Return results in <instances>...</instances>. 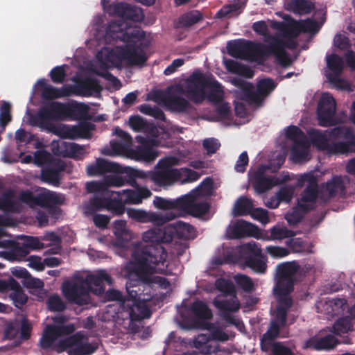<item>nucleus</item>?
Instances as JSON below:
<instances>
[{
	"label": "nucleus",
	"instance_id": "42",
	"mask_svg": "<svg viewBox=\"0 0 355 355\" xmlns=\"http://www.w3.org/2000/svg\"><path fill=\"white\" fill-rule=\"evenodd\" d=\"M254 207L253 200L246 196H241L236 201L234 207V215L235 216H245L252 212Z\"/></svg>",
	"mask_w": 355,
	"mask_h": 355
},
{
	"label": "nucleus",
	"instance_id": "10",
	"mask_svg": "<svg viewBox=\"0 0 355 355\" xmlns=\"http://www.w3.org/2000/svg\"><path fill=\"white\" fill-rule=\"evenodd\" d=\"M106 51L105 60L110 62H113V58H115L119 61H127L130 65H143L148 59L141 44L118 46L114 49Z\"/></svg>",
	"mask_w": 355,
	"mask_h": 355
},
{
	"label": "nucleus",
	"instance_id": "17",
	"mask_svg": "<svg viewBox=\"0 0 355 355\" xmlns=\"http://www.w3.org/2000/svg\"><path fill=\"white\" fill-rule=\"evenodd\" d=\"M336 110L335 98L328 93L324 94L320 98L317 107L318 124L322 127L333 125Z\"/></svg>",
	"mask_w": 355,
	"mask_h": 355
},
{
	"label": "nucleus",
	"instance_id": "52",
	"mask_svg": "<svg viewBox=\"0 0 355 355\" xmlns=\"http://www.w3.org/2000/svg\"><path fill=\"white\" fill-rule=\"evenodd\" d=\"M286 137L297 144L302 141L306 140V136L303 131L296 125H290L286 130Z\"/></svg>",
	"mask_w": 355,
	"mask_h": 355
},
{
	"label": "nucleus",
	"instance_id": "15",
	"mask_svg": "<svg viewBox=\"0 0 355 355\" xmlns=\"http://www.w3.org/2000/svg\"><path fill=\"white\" fill-rule=\"evenodd\" d=\"M177 162V159L173 157L160 159L157 164V170L153 175V181L159 186H170L179 181V171L173 168Z\"/></svg>",
	"mask_w": 355,
	"mask_h": 355
},
{
	"label": "nucleus",
	"instance_id": "27",
	"mask_svg": "<svg viewBox=\"0 0 355 355\" xmlns=\"http://www.w3.org/2000/svg\"><path fill=\"white\" fill-rule=\"evenodd\" d=\"M125 183V179L119 175H108L105 179V182H87L86 188L88 192L106 191L112 194L113 191L108 189L109 187H121Z\"/></svg>",
	"mask_w": 355,
	"mask_h": 355
},
{
	"label": "nucleus",
	"instance_id": "7",
	"mask_svg": "<svg viewBox=\"0 0 355 355\" xmlns=\"http://www.w3.org/2000/svg\"><path fill=\"white\" fill-rule=\"evenodd\" d=\"M37 84L42 89L41 96L44 100L67 97L73 93L83 96H90L93 93H100L102 89L98 81L93 78H87L82 80L77 85L76 91H74L71 85H64L61 88L55 87L47 84L45 79H40Z\"/></svg>",
	"mask_w": 355,
	"mask_h": 355
},
{
	"label": "nucleus",
	"instance_id": "11",
	"mask_svg": "<svg viewBox=\"0 0 355 355\" xmlns=\"http://www.w3.org/2000/svg\"><path fill=\"white\" fill-rule=\"evenodd\" d=\"M75 331L73 324H49L44 329L40 340V346L43 349H52L58 352H62L60 343L63 339L58 340L61 336H68Z\"/></svg>",
	"mask_w": 355,
	"mask_h": 355
},
{
	"label": "nucleus",
	"instance_id": "30",
	"mask_svg": "<svg viewBox=\"0 0 355 355\" xmlns=\"http://www.w3.org/2000/svg\"><path fill=\"white\" fill-rule=\"evenodd\" d=\"M345 187L340 176L335 175L331 180L327 181L321 187L322 198L325 200H329L338 193H344Z\"/></svg>",
	"mask_w": 355,
	"mask_h": 355
},
{
	"label": "nucleus",
	"instance_id": "37",
	"mask_svg": "<svg viewBox=\"0 0 355 355\" xmlns=\"http://www.w3.org/2000/svg\"><path fill=\"white\" fill-rule=\"evenodd\" d=\"M107 209L117 216L123 214L125 211V202L121 192H112L107 202Z\"/></svg>",
	"mask_w": 355,
	"mask_h": 355
},
{
	"label": "nucleus",
	"instance_id": "57",
	"mask_svg": "<svg viewBox=\"0 0 355 355\" xmlns=\"http://www.w3.org/2000/svg\"><path fill=\"white\" fill-rule=\"evenodd\" d=\"M178 180L181 181L182 183L195 182L200 177L198 172L188 168H182L178 169Z\"/></svg>",
	"mask_w": 355,
	"mask_h": 355
},
{
	"label": "nucleus",
	"instance_id": "45",
	"mask_svg": "<svg viewBox=\"0 0 355 355\" xmlns=\"http://www.w3.org/2000/svg\"><path fill=\"white\" fill-rule=\"evenodd\" d=\"M327 64L331 73L327 76H340L343 70V60L338 55L333 53L327 57Z\"/></svg>",
	"mask_w": 355,
	"mask_h": 355
},
{
	"label": "nucleus",
	"instance_id": "19",
	"mask_svg": "<svg viewBox=\"0 0 355 355\" xmlns=\"http://www.w3.org/2000/svg\"><path fill=\"white\" fill-rule=\"evenodd\" d=\"M127 214L129 218H131L137 222L152 223L154 225L159 226L163 225L176 217V215L172 211L162 214L135 209H128L127 210Z\"/></svg>",
	"mask_w": 355,
	"mask_h": 355
},
{
	"label": "nucleus",
	"instance_id": "16",
	"mask_svg": "<svg viewBox=\"0 0 355 355\" xmlns=\"http://www.w3.org/2000/svg\"><path fill=\"white\" fill-rule=\"evenodd\" d=\"M62 292L67 300L79 306L87 305L91 298L88 289L83 279L73 282H66L62 284Z\"/></svg>",
	"mask_w": 355,
	"mask_h": 355
},
{
	"label": "nucleus",
	"instance_id": "48",
	"mask_svg": "<svg viewBox=\"0 0 355 355\" xmlns=\"http://www.w3.org/2000/svg\"><path fill=\"white\" fill-rule=\"evenodd\" d=\"M291 6L295 13L300 15L309 14L315 8L314 3L307 0H294Z\"/></svg>",
	"mask_w": 355,
	"mask_h": 355
},
{
	"label": "nucleus",
	"instance_id": "51",
	"mask_svg": "<svg viewBox=\"0 0 355 355\" xmlns=\"http://www.w3.org/2000/svg\"><path fill=\"white\" fill-rule=\"evenodd\" d=\"M295 236L293 230H288L286 227L275 225L270 229V239L281 240L286 238H291Z\"/></svg>",
	"mask_w": 355,
	"mask_h": 355
},
{
	"label": "nucleus",
	"instance_id": "13",
	"mask_svg": "<svg viewBox=\"0 0 355 355\" xmlns=\"http://www.w3.org/2000/svg\"><path fill=\"white\" fill-rule=\"evenodd\" d=\"M17 198L19 202L27 205L31 208L35 206L49 207L53 205H62L64 200L60 195L49 190L36 196L28 189L23 190L19 193Z\"/></svg>",
	"mask_w": 355,
	"mask_h": 355
},
{
	"label": "nucleus",
	"instance_id": "12",
	"mask_svg": "<svg viewBox=\"0 0 355 355\" xmlns=\"http://www.w3.org/2000/svg\"><path fill=\"white\" fill-rule=\"evenodd\" d=\"M239 254L244 261L245 265L252 269L254 272L264 274L267 270L266 261L260 244L252 241L240 247Z\"/></svg>",
	"mask_w": 355,
	"mask_h": 355
},
{
	"label": "nucleus",
	"instance_id": "62",
	"mask_svg": "<svg viewBox=\"0 0 355 355\" xmlns=\"http://www.w3.org/2000/svg\"><path fill=\"white\" fill-rule=\"evenodd\" d=\"M119 170L116 173L125 174V182L128 183L132 187H137L136 181L135 168L129 166H122L120 165Z\"/></svg>",
	"mask_w": 355,
	"mask_h": 355
},
{
	"label": "nucleus",
	"instance_id": "46",
	"mask_svg": "<svg viewBox=\"0 0 355 355\" xmlns=\"http://www.w3.org/2000/svg\"><path fill=\"white\" fill-rule=\"evenodd\" d=\"M353 329V324L352 318L349 317H344L338 318L332 327V332L338 336L346 334Z\"/></svg>",
	"mask_w": 355,
	"mask_h": 355
},
{
	"label": "nucleus",
	"instance_id": "41",
	"mask_svg": "<svg viewBox=\"0 0 355 355\" xmlns=\"http://www.w3.org/2000/svg\"><path fill=\"white\" fill-rule=\"evenodd\" d=\"M129 125L130 128L136 132H149L153 135H155L157 129L153 124H149L140 116H131L129 118Z\"/></svg>",
	"mask_w": 355,
	"mask_h": 355
},
{
	"label": "nucleus",
	"instance_id": "20",
	"mask_svg": "<svg viewBox=\"0 0 355 355\" xmlns=\"http://www.w3.org/2000/svg\"><path fill=\"white\" fill-rule=\"evenodd\" d=\"M230 297H216L214 305L222 313L223 319L228 324L236 325L237 320L231 314L232 312L238 311L241 307L240 302L235 293Z\"/></svg>",
	"mask_w": 355,
	"mask_h": 355
},
{
	"label": "nucleus",
	"instance_id": "2",
	"mask_svg": "<svg viewBox=\"0 0 355 355\" xmlns=\"http://www.w3.org/2000/svg\"><path fill=\"white\" fill-rule=\"evenodd\" d=\"M266 42L267 44L245 40L230 41L227 44V53L233 58L252 61L265 60L272 55L282 67L286 68L292 64L282 39L268 35Z\"/></svg>",
	"mask_w": 355,
	"mask_h": 355
},
{
	"label": "nucleus",
	"instance_id": "35",
	"mask_svg": "<svg viewBox=\"0 0 355 355\" xmlns=\"http://www.w3.org/2000/svg\"><path fill=\"white\" fill-rule=\"evenodd\" d=\"M94 193H96L95 197L90 200L89 205L86 207L87 214H92L104 208L107 209L110 193L107 194L106 191H94Z\"/></svg>",
	"mask_w": 355,
	"mask_h": 355
},
{
	"label": "nucleus",
	"instance_id": "60",
	"mask_svg": "<svg viewBox=\"0 0 355 355\" xmlns=\"http://www.w3.org/2000/svg\"><path fill=\"white\" fill-rule=\"evenodd\" d=\"M58 159L46 150H37L34 153V163L37 166H46L53 160Z\"/></svg>",
	"mask_w": 355,
	"mask_h": 355
},
{
	"label": "nucleus",
	"instance_id": "40",
	"mask_svg": "<svg viewBox=\"0 0 355 355\" xmlns=\"http://www.w3.org/2000/svg\"><path fill=\"white\" fill-rule=\"evenodd\" d=\"M183 196L176 199H166L162 197L156 196L153 200L154 206L163 210H180L182 209Z\"/></svg>",
	"mask_w": 355,
	"mask_h": 355
},
{
	"label": "nucleus",
	"instance_id": "31",
	"mask_svg": "<svg viewBox=\"0 0 355 355\" xmlns=\"http://www.w3.org/2000/svg\"><path fill=\"white\" fill-rule=\"evenodd\" d=\"M15 191L12 189L5 191L0 197V210L4 212L20 213L21 205L16 200Z\"/></svg>",
	"mask_w": 355,
	"mask_h": 355
},
{
	"label": "nucleus",
	"instance_id": "18",
	"mask_svg": "<svg viewBox=\"0 0 355 355\" xmlns=\"http://www.w3.org/2000/svg\"><path fill=\"white\" fill-rule=\"evenodd\" d=\"M199 196L200 191L198 189L184 195L181 211L196 218L207 214L210 209V204L206 201L196 202Z\"/></svg>",
	"mask_w": 355,
	"mask_h": 355
},
{
	"label": "nucleus",
	"instance_id": "33",
	"mask_svg": "<svg viewBox=\"0 0 355 355\" xmlns=\"http://www.w3.org/2000/svg\"><path fill=\"white\" fill-rule=\"evenodd\" d=\"M259 231L257 226L244 220H239L232 227V236L234 239H241L245 236L257 237Z\"/></svg>",
	"mask_w": 355,
	"mask_h": 355
},
{
	"label": "nucleus",
	"instance_id": "8",
	"mask_svg": "<svg viewBox=\"0 0 355 355\" xmlns=\"http://www.w3.org/2000/svg\"><path fill=\"white\" fill-rule=\"evenodd\" d=\"M46 114L47 121L61 120L66 118L83 116L87 112V106L84 103L73 101L69 103L52 101L40 107Z\"/></svg>",
	"mask_w": 355,
	"mask_h": 355
},
{
	"label": "nucleus",
	"instance_id": "53",
	"mask_svg": "<svg viewBox=\"0 0 355 355\" xmlns=\"http://www.w3.org/2000/svg\"><path fill=\"white\" fill-rule=\"evenodd\" d=\"M202 19V14L198 10H193L182 15L180 19L182 26L189 27Z\"/></svg>",
	"mask_w": 355,
	"mask_h": 355
},
{
	"label": "nucleus",
	"instance_id": "34",
	"mask_svg": "<svg viewBox=\"0 0 355 355\" xmlns=\"http://www.w3.org/2000/svg\"><path fill=\"white\" fill-rule=\"evenodd\" d=\"M136 187V190L125 189L121 192L125 204H139L143 199L152 195L151 191L146 187Z\"/></svg>",
	"mask_w": 355,
	"mask_h": 355
},
{
	"label": "nucleus",
	"instance_id": "63",
	"mask_svg": "<svg viewBox=\"0 0 355 355\" xmlns=\"http://www.w3.org/2000/svg\"><path fill=\"white\" fill-rule=\"evenodd\" d=\"M49 76L54 83L60 84L64 81L66 71L64 66H57L51 69Z\"/></svg>",
	"mask_w": 355,
	"mask_h": 355
},
{
	"label": "nucleus",
	"instance_id": "44",
	"mask_svg": "<svg viewBox=\"0 0 355 355\" xmlns=\"http://www.w3.org/2000/svg\"><path fill=\"white\" fill-rule=\"evenodd\" d=\"M190 310L194 316L199 320H208L212 317V313L207 304L201 300L193 302Z\"/></svg>",
	"mask_w": 355,
	"mask_h": 355
},
{
	"label": "nucleus",
	"instance_id": "32",
	"mask_svg": "<svg viewBox=\"0 0 355 355\" xmlns=\"http://www.w3.org/2000/svg\"><path fill=\"white\" fill-rule=\"evenodd\" d=\"M318 196V186H306L302 193L300 200L298 201L299 207L304 212H309L314 209Z\"/></svg>",
	"mask_w": 355,
	"mask_h": 355
},
{
	"label": "nucleus",
	"instance_id": "1",
	"mask_svg": "<svg viewBox=\"0 0 355 355\" xmlns=\"http://www.w3.org/2000/svg\"><path fill=\"white\" fill-rule=\"evenodd\" d=\"M299 270L300 265L296 261L285 262L277 266L275 284L272 290L277 304L276 321L270 322L267 331L263 335V340H273L279 334L280 326L286 325L288 311L293 304L291 295L294 291L296 274Z\"/></svg>",
	"mask_w": 355,
	"mask_h": 355
},
{
	"label": "nucleus",
	"instance_id": "56",
	"mask_svg": "<svg viewBox=\"0 0 355 355\" xmlns=\"http://www.w3.org/2000/svg\"><path fill=\"white\" fill-rule=\"evenodd\" d=\"M241 98L249 102L250 103L259 105L262 103L265 98L261 95L257 89L254 91L253 86L252 85L250 87H248L245 89V92L242 94Z\"/></svg>",
	"mask_w": 355,
	"mask_h": 355
},
{
	"label": "nucleus",
	"instance_id": "36",
	"mask_svg": "<svg viewBox=\"0 0 355 355\" xmlns=\"http://www.w3.org/2000/svg\"><path fill=\"white\" fill-rule=\"evenodd\" d=\"M338 343L337 339L331 334L324 337H313L308 341L309 347L317 350L331 349Z\"/></svg>",
	"mask_w": 355,
	"mask_h": 355
},
{
	"label": "nucleus",
	"instance_id": "14",
	"mask_svg": "<svg viewBox=\"0 0 355 355\" xmlns=\"http://www.w3.org/2000/svg\"><path fill=\"white\" fill-rule=\"evenodd\" d=\"M266 168L265 165H261L250 175L251 184L255 191L259 194L270 190L274 186L286 182L290 180L288 173L280 176H266L265 172Z\"/></svg>",
	"mask_w": 355,
	"mask_h": 355
},
{
	"label": "nucleus",
	"instance_id": "38",
	"mask_svg": "<svg viewBox=\"0 0 355 355\" xmlns=\"http://www.w3.org/2000/svg\"><path fill=\"white\" fill-rule=\"evenodd\" d=\"M152 146H136L135 148L131 149L130 153L136 160L153 162L158 156V154L153 149Z\"/></svg>",
	"mask_w": 355,
	"mask_h": 355
},
{
	"label": "nucleus",
	"instance_id": "58",
	"mask_svg": "<svg viewBox=\"0 0 355 355\" xmlns=\"http://www.w3.org/2000/svg\"><path fill=\"white\" fill-rule=\"evenodd\" d=\"M48 309L51 311H63L66 309V304L58 295L50 296L46 302Z\"/></svg>",
	"mask_w": 355,
	"mask_h": 355
},
{
	"label": "nucleus",
	"instance_id": "5",
	"mask_svg": "<svg viewBox=\"0 0 355 355\" xmlns=\"http://www.w3.org/2000/svg\"><path fill=\"white\" fill-rule=\"evenodd\" d=\"M181 92L190 101L201 103L206 98L214 105L223 101L224 91L220 83L211 75L201 72H193L187 80L184 89Z\"/></svg>",
	"mask_w": 355,
	"mask_h": 355
},
{
	"label": "nucleus",
	"instance_id": "64",
	"mask_svg": "<svg viewBox=\"0 0 355 355\" xmlns=\"http://www.w3.org/2000/svg\"><path fill=\"white\" fill-rule=\"evenodd\" d=\"M64 148L66 151L64 155L71 158L78 157L84 152L83 148L75 143H65Z\"/></svg>",
	"mask_w": 355,
	"mask_h": 355
},
{
	"label": "nucleus",
	"instance_id": "28",
	"mask_svg": "<svg viewBox=\"0 0 355 355\" xmlns=\"http://www.w3.org/2000/svg\"><path fill=\"white\" fill-rule=\"evenodd\" d=\"M83 336L78 332L63 339L60 343L61 350L68 351L69 355H85Z\"/></svg>",
	"mask_w": 355,
	"mask_h": 355
},
{
	"label": "nucleus",
	"instance_id": "61",
	"mask_svg": "<svg viewBox=\"0 0 355 355\" xmlns=\"http://www.w3.org/2000/svg\"><path fill=\"white\" fill-rule=\"evenodd\" d=\"M306 213L302 211L297 203V206L293 207L292 211L286 215L285 218L289 225H295L302 220L304 215Z\"/></svg>",
	"mask_w": 355,
	"mask_h": 355
},
{
	"label": "nucleus",
	"instance_id": "3",
	"mask_svg": "<svg viewBox=\"0 0 355 355\" xmlns=\"http://www.w3.org/2000/svg\"><path fill=\"white\" fill-rule=\"evenodd\" d=\"M166 257V250L159 245L146 247L132 252L133 263L128 268L131 275L138 277L143 286L153 288L157 285L161 288L167 289L171 284L166 278L153 276L158 270H162L158 267L164 266Z\"/></svg>",
	"mask_w": 355,
	"mask_h": 355
},
{
	"label": "nucleus",
	"instance_id": "29",
	"mask_svg": "<svg viewBox=\"0 0 355 355\" xmlns=\"http://www.w3.org/2000/svg\"><path fill=\"white\" fill-rule=\"evenodd\" d=\"M120 164L110 162L103 158H98L96 162L87 167V173L89 176L102 175L107 173H116Z\"/></svg>",
	"mask_w": 355,
	"mask_h": 355
},
{
	"label": "nucleus",
	"instance_id": "43",
	"mask_svg": "<svg viewBox=\"0 0 355 355\" xmlns=\"http://www.w3.org/2000/svg\"><path fill=\"white\" fill-rule=\"evenodd\" d=\"M308 144L306 140L294 144L291 153V158L294 162L306 161L309 155Z\"/></svg>",
	"mask_w": 355,
	"mask_h": 355
},
{
	"label": "nucleus",
	"instance_id": "24",
	"mask_svg": "<svg viewBox=\"0 0 355 355\" xmlns=\"http://www.w3.org/2000/svg\"><path fill=\"white\" fill-rule=\"evenodd\" d=\"M113 12L121 18L120 20L122 21L130 20L139 22L142 21L144 17L141 8L123 2L113 4Z\"/></svg>",
	"mask_w": 355,
	"mask_h": 355
},
{
	"label": "nucleus",
	"instance_id": "47",
	"mask_svg": "<svg viewBox=\"0 0 355 355\" xmlns=\"http://www.w3.org/2000/svg\"><path fill=\"white\" fill-rule=\"evenodd\" d=\"M301 21L291 19L285 23L282 34V37L297 38L301 33Z\"/></svg>",
	"mask_w": 355,
	"mask_h": 355
},
{
	"label": "nucleus",
	"instance_id": "55",
	"mask_svg": "<svg viewBox=\"0 0 355 355\" xmlns=\"http://www.w3.org/2000/svg\"><path fill=\"white\" fill-rule=\"evenodd\" d=\"M21 317L10 321L5 329V336L8 339H14L17 337L20 331Z\"/></svg>",
	"mask_w": 355,
	"mask_h": 355
},
{
	"label": "nucleus",
	"instance_id": "25",
	"mask_svg": "<svg viewBox=\"0 0 355 355\" xmlns=\"http://www.w3.org/2000/svg\"><path fill=\"white\" fill-rule=\"evenodd\" d=\"M166 232L174 239L184 240L193 239L196 237V230L189 223L178 220L166 225Z\"/></svg>",
	"mask_w": 355,
	"mask_h": 355
},
{
	"label": "nucleus",
	"instance_id": "59",
	"mask_svg": "<svg viewBox=\"0 0 355 355\" xmlns=\"http://www.w3.org/2000/svg\"><path fill=\"white\" fill-rule=\"evenodd\" d=\"M234 280L240 288L247 293L253 290L254 283L252 279L246 275L239 274L234 277Z\"/></svg>",
	"mask_w": 355,
	"mask_h": 355
},
{
	"label": "nucleus",
	"instance_id": "6",
	"mask_svg": "<svg viewBox=\"0 0 355 355\" xmlns=\"http://www.w3.org/2000/svg\"><path fill=\"white\" fill-rule=\"evenodd\" d=\"M132 263L133 261L126 266L129 278V282L126 284L128 295L125 296V300H123V304L120 305L119 311L123 316L125 318H129L131 322L140 321L144 318H148L151 315L149 308L144 302L145 299H141V293H139L140 288L138 290L134 289V288L143 284L138 277L131 275V272L128 268Z\"/></svg>",
	"mask_w": 355,
	"mask_h": 355
},
{
	"label": "nucleus",
	"instance_id": "9",
	"mask_svg": "<svg viewBox=\"0 0 355 355\" xmlns=\"http://www.w3.org/2000/svg\"><path fill=\"white\" fill-rule=\"evenodd\" d=\"M144 32L138 26L132 27L127 21H112L106 28L105 39L107 42L121 41L136 42L144 38Z\"/></svg>",
	"mask_w": 355,
	"mask_h": 355
},
{
	"label": "nucleus",
	"instance_id": "50",
	"mask_svg": "<svg viewBox=\"0 0 355 355\" xmlns=\"http://www.w3.org/2000/svg\"><path fill=\"white\" fill-rule=\"evenodd\" d=\"M277 87V84L272 78H263L257 84V89L264 98L268 96Z\"/></svg>",
	"mask_w": 355,
	"mask_h": 355
},
{
	"label": "nucleus",
	"instance_id": "4",
	"mask_svg": "<svg viewBox=\"0 0 355 355\" xmlns=\"http://www.w3.org/2000/svg\"><path fill=\"white\" fill-rule=\"evenodd\" d=\"M307 133L318 149L330 154L347 153L355 145V132L348 127L337 126L324 131L312 128Z\"/></svg>",
	"mask_w": 355,
	"mask_h": 355
},
{
	"label": "nucleus",
	"instance_id": "54",
	"mask_svg": "<svg viewBox=\"0 0 355 355\" xmlns=\"http://www.w3.org/2000/svg\"><path fill=\"white\" fill-rule=\"evenodd\" d=\"M12 107L10 103L3 102L0 107V126L3 129L12 121Z\"/></svg>",
	"mask_w": 355,
	"mask_h": 355
},
{
	"label": "nucleus",
	"instance_id": "39",
	"mask_svg": "<svg viewBox=\"0 0 355 355\" xmlns=\"http://www.w3.org/2000/svg\"><path fill=\"white\" fill-rule=\"evenodd\" d=\"M166 105L173 111L185 112L190 108V103L183 97L168 94L165 98Z\"/></svg>",
	"mask_w": 355,
	"mask_h": 355
},
{
	"label": "nucleus",
	"instance_id": "23",
	"mask_svg": "<svg viewBox=\"0 0 355 355\" xmlns=\"http://www.w3.org/2000/svg\"><path fill=\"white\" fill-rule=\"evenodd\" d=\"M142 239L145 242L150 243V244L146 245L141 248H135L133 252L135 250H139L149 246L157 247L159 245L165 250L162 245V243H168L172 242L171 236L168 235V232H166V226L163 230L160 228H153L146 231L143 234Z\"/></svg>",
	"mask_w": 355,
	"mask_h": 355
},
{
	"label": "nucleus",
	"instance_id": "49",
	"mask_svg": "<svg viewBox=\"0 0 355 355\" xmlns=\"http://www.w3.org/2000/svg\"><path fill=\"white\" fill-rule=\"evenodd\" d=\"M114 233L119 241L122 239L124 241H128L132 238L130 232L126 227V221L124 220L114 221Z\"/></svg>",
	"mask_w": 355,
	"mask_h": 355
},
{
	"label": "nucleus",
	"instance_id": "22",
	"mask_svg": "<svg viewBox=\"0 0 355 355\" xmlns=\"http://www.w3.org/2000/svg\"><path fill=\"white\" fill-rule=\"evenodd\" d=\"M88 292L96 295H101L105 291L104 283L109 285L112 284L111 276L105 270H100L96 274L87 275L85 279H83Z\"/></svg>",
	"mask_w": 355,
	"mask_h": 355
},
{
	"label": "nucleus",
	"instance_id": "21",
	"mask_svg": "<svg viewBox=\"0 0 355 355\" xmlns=\"http://www.w3.org/2000/svg\"><path fill=\"white\" fill-rule=\"evenodd\" d=\"M67 168L66 163L60 159H54L44 166L41 170V180L54 187H59L62 179V173Z\"/></svg>",
	"mask_w": 355,
	"mask_h": 355
},
{
	"label": "nucleus",
	"instance_id": "26",
	"mask_svg": "<svg viewBox=\"0 0 355 355\" xmlns=\"http://www.w3.org/2000/svg\"><path fill=\"white\" fill-rule=\"evenodd\" d=\"M94 125L89 122H83L78 125L70 126L64 125L60 130L62 138L76 139L78 138H88Z\"/></svg>",
	"mask_w": 355,
	"mask_h": 355
}]
</instances>
